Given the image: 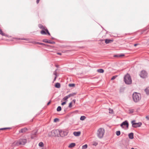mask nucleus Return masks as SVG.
Here are the masks:
<instances>
[{
	"instance_id": "nucleus-41",
	"label": "nucleus",
	"mask_w": 149,
	"mask_h": 149,
	"mask_svg": "<svg viewBox=\"0 0 149 149\" xmlns=\"http://www.w3.org/2000/svg\"><path fill=\"white\" fill-rule=\"evenodd\" d=\"M6 129H7V128H6H6H0V130H6Z\"/></svg>"
},
{
	"instance_id": "nucleus-46",
	"label": "nucleus",
	"mask_w": 149,
	"mask_h": 149,
	"mask_svg": "<svg viewBox=\"0 0 149 149\" xmlns=\"http://www.w3.org/2000/svg\"><path fill=\"white\" fill-rule=\"evenodd\" d=\"M51 101H50L47 104V105H49V104L51 103Z\"/></svg>"
},
{
	"instance_id": "nucleus-51",
	"label": "nucleus",
	"mask_w": 149,
	"mask_h": 149,
	"mask_svg": "<svg viewBox=\"0 0 149 149\" xmlns=\"http://www.w3.org/2000/svg\"><path fill=\"white\" fill-rule=\"evenodd\" d=\"M148 43L149 45V38L148 40V42H147Z\"/></svg>"
},
{
	"instance_id": "nucleus-30",
	"label": "nucleus",
	"mask_w": 149,
	"mask_h": 149,
	"mask_svg": "<svg viewBox=\"0 0 149 149\" xmlns=\"http://www.w3.org/2000/svg\"><path fill=\"white\" fill-rule=\"evenodd\" d=\"M76 93H71V94H70V97H72V96H73L74 95H75L76 94Z\"/></svg>"
},
{
	"instance_id": "nucleus-42",
	"label": "nucleus",
	"mask_w": 149,
	"mask_h": 149,
	"mask_svg": "<svg viewBox=\"0 0 149 149\" xmlns=\"http://www.w3.org/2000/svg\"><path fill=\"white\" fill-rule=\"evenodd\" d=\"M40 45H46L44 43H40Z\"/></svg>"
},
{
	"instance_id": "nucleus-48",
	"label": "nucleus",
	"mask_w": 149,
	"mask_h": 149,
	"mask_svg": "<svg viewBox=\"0 0 149 149\" xmlns=\"http://www.w3.org/2000/svg\"><path fill=\"white\" fill-rule=\"evenodd\" d=\"M57 78V77H55V78H54V81H55L56 79Z\"/></svg>"
},
{
	"instance_id": "nucleus-52",
	"label": "nucleus",
	"mask_w": 149,
	"mask_h": 149,
	"mask_svg": "<svg viewBox=\"0 0 149 149\" xmlns=\"http://www.w3.org/2000/svg\"><path fill=\"white\" fill-rule=\"evenodd\" d=\"M6 128H7V129H10V127H6Z\"/></svg>"
},
{
	"instance_id": "nucleus-36",
	"label": "nucleus",
	"mask_w": 149,
	"mask_h": 149,
	"mask_svg": "<svg viewBox=\"0 0 149 149\" xmlns=\"http://www.w3.org/2000/svg\"><path fill=\"white\" fill-rule=\"evenodd\" d=\"M33 43H35V44H39V45H40V42H35V41L33 42Z\"/></svg>"
},
{
	"instance_id": "nucleus-7",
	"label": "nucleus",
	"mask_w": 149,
	"mask_h": 149,
	"mask_svg": "<svg viewBox=\"0 0 149 149\" xmlns=\"http://www.w3.org/2000/svg\"><path fill=\"white\" fill-rule=\"evenodd\" d=\"M132 126L134 128H136L140 127L142 125V123L141 122L138 123H135V120H133L131 122Z\"/></svg>"
},
{
	"instance_id": "nucleus-45",
	"label": "nucleus",
	"mask_w": 149,
	"mask_h": 149,
	"mask_svg": "<svg viewBox=\"0 0 149 149\" xmlns=\"http://www.w3.org/2000/svg\"><path fill=\"white\" fill-rule=\"evenodd\" d=\"M19 39H20V40H27V39H24V38H21Z\"/></svg>"
},
{
	"instance_id": "nucleus-17",
	"label": "nucleus",
	"mask_w": 149,
	"mask_h": 149,
	"mask_svg": "<svg viewBox=\"0 0 149 149\" xmlns=\"http://www.w3.org/2000/svg\"><path fill=\"white\" fill-rule=\"evenodd\" d=\"M40 33L42 35H46L47 33V32L45 30L41 31H40Z\"/></svg>"
},
{
	"instance_id": "nucleus-4",
	"label": "nucleus",
	"mask_w": 149,
	"mask_h": 149,
	"mask_svg": "<svg viewBox=\"0 0 149 149\" xmlns=\"http://www.w3.org/2000/svg\"><path fill=\"white\" fill-rule=\"evenodd\" d=\"M124 81L125 83L127 84H131L132 80L131 77L128 74H127L124 77Z\"/></svg>"
},
{
	"instance_id": "nucleus-13",
	"label": "nucleus",
	"mask_w": 149,
	"mask_h": 149,
	"mask_svg": "<svg viewBox=\"0 0 149 149\" xmlns=\"http://www.w3.org/2000/svg\"><path fill=\"white\" fill-rule=\"evenodd\" d=\"M104 40L105 41V43L106 44L111 43L113 41V40H110L109 39H105Z\"/></svg>"
},
{
	"instance_id": "nucleus-39",
	"label": "nucleus",
	"mask_w": 149,
	"mask_h": 149,
	"mask_svg": "<svg viewBox=\"0 0 149 149\" xmlns=\"http://www.w3.org/2000/svg\"><path fill=\"white\" fill-rule=\"evenodd\" d=\"M66 103V102H62V103H61V105H64V104H65Z\"/></svg>"
},
{
	"instance_id": "nucleus-24",
	"label": "nucleus",
	"mask_w": 149,
	"mask_h": 149,
	"mask_svg": "<svg viewBox=\"0 0 149 149\" xmlns=\"http://www.w3.org/2000/svg\"><path fill=\"white\" fill-rule=\"evenodd\" d=\"M61 110V107L60 106H58V107L57 109V111H59Z\"/></svg>"
},
{
	"instance_id": "nucleus-54",
	"label": "nucleus",
	"mask_w": 149,
	"mask_h": 149,
	"mask_svg": "<svg viewBox=\"0 0 149 149\" xmlns=\"http://www.w3.org/2000/svg\"><path fill=\"white\" fill-rule=\"evenodd\" d=\"M131 149H134V148H132Z\"/></svg>"
},
{
	"instance_id": "nucleus-21",
	"label": "nucleus",
	"mask_w": 149,
	"mask_h": 149,
	"mask_svg": "<svg viewBox=\"0 0 149 149\" xmlns=\"http://www.w3.org/2000/svg\"><path fill=\"white\" fill-rule=\"evenodd\" d=\"M124 56V54H121L120 55H114V57H122Z\"/></svg>"
},
{
	"instance_id": "nucleus-12",
	"label": "nucleus",
	"mask_w": 149,
	"mask_h": 149,
	"mask_svg": "<svg viewBox=\"0 0 149 149\" xmlns=\"http://www.w3.org/2000/svg\"><path fill=\"white\" fill-rule=\"evenodd\" d=\"M28 129L27 128L25 127L24 128L22 129L19 131V132L20 133H24L26 132L27 131Z\"/></svg>"
},
{
	"instance_id": "nucleus-3",
	"label": "nucleus",
	"mask_w": 149,
	"mask_h": 149,
	"mask_svg": "<svg viewBox=\"0 0 149 149\" xmlns=\"http://www.w3.org/2000/svg\"><path fill=\"white\" fill-rule=\"evenodd\" d=\"M132 97L134 101L135 102H137L141 100V95L139 93H134L133 94Z\"/></svg>"
},
{
	"instance_id": "nucleus-16",
	"label": "nucleus",
	"mask_w": 149,
	"mask_h": 149,
	"mask_svg": "<svg viewBox=\"0 0 149 149\" xmlns=\"http://www.w3.org/2000/svg\"><path fill=\"white\" fill-rule=\"evenodd\" d=\"M75 146V143H72L69 145V146H68V147L69 148H72Z\"/></svg>"
},
{
	"instance_id": "nucleus-29",
	"label": "nucleus",
	"mask_w": 149,
	"mask_h": 149,
	"mask_svg": "<svg viewBox=\"0 0 149 149\" xmlns=\"http://www.w3.org/2000/svg\"><path fill=\"white\" fill-rule=\"evenodd\" d=\"M109 113H113V110L111 109L110 108L109 109Z\"/></svg>"
},
{
	"instance_id": "nucleus-5",
	"label": "nucleus",
	"mask_w": 149,
	"mask_h": 149,
	"mask_svg": "<svg viewBox=\"0 0 149 149\" xmlns=\"http://www.w3.org/2000/svg\"><path fill=\"white\" fill-rule=\"evenodd\" d=\"M104 133V129L102 128H100L97 131V136L99 138H102L103 137Z\"/></svg>"
},
{
	"instance_id": "nucleus-9",
	"label": "nucleus",
	"mask_w": 149,
	"mask_h": 149,
	"mask_svg": "<svg viewBox=\"0 0 149 149\" xmlns=\"http://www.w3.org/2000/svg\"><path fill=\"white\" fill-rule=\"evenodd\" d=\"M38 131L37 130H34L32 131L31 138V139H34L36 137V135L37 134Z\"/></svg>"
},
{
	"instance_id": "nucleus-34",
	"label": "nucleus",
	"mask_w": 149,
	"mask_h": 149,
	"mask_svg": "<svg viewBox=\"0 0 149 149\" xmlns=\"http://www.w3.org/2000/svg\"><path fill=\"white\" fill-rule=\"evenodd\" d=\"M97 144H98L95 141V142H93V145L96 146V145H97Z\"/></svg>"
},
{
	"instance_id": "nucleus-28",
	"label": "nucleus",
	"mask_w": 149,
	"mask_h": 149,
	"mask_svg": "<svg viewBox=\"0 0 149 149\" xmlns=\"http://www.w3.org/2000/svg\"><path fill=\"white\" fill-rule=\"evenodd\" d=\"M75 84H69V86L70 87H74L75 86Z\"/></svg>"
},
{
	"instance_id": "nucleus-22",
	"label": "nucleus",
	"mask_w": 149,
	"mask_h": 149,
	"mask_svg": "<svg viewBox=\"0 0 149 149\" xmlns=\"http://www.w3.org/2000/svg\"><path fill=\"white\" fill-rule=\"evenodd\" d=\"M0 34L3 36H6V34L3 33L2 30L0 29Z\"/></svg>"
},
{
	"instance_id": "nucleus-19",
	"label": "nucleus",
	"mask_w": 149,
	"mask_h": 149,
	"mask_svg": "<svg viewBox=\"0 0 149 149\" xmlns=\"http://www.w3.org/2000/svg\"><path fill=\"white\" fill-rule=\"evenodd\" d=\"M145 91L147 94H149V87H147L146 89H145Z\"/></svg>"
},
{
	"instance_id": "nucleus-8",
	"label": "nucleus",
	"mask_w": 149,
	"mask_h": 149,
	"mask_svg": "<svg viewBox=\"0 0 149 149\" xmlns=\"http://www.w3.org/2000/svg\"><path fill=\"white\" fill-rule=\"evenodd\" d=\"M38 26L40 29H42V30H45L47 33V34L49 36H50V34L49 32L48 29L45 26H43L41 24H39L38 25Z\"/></svg>"
},
{
	"instance_id": "nucleus-10",
	"label": "nucleus",
	"mask_w": 149,
	"mask_h": 149,
	"mask_svg": "<svg viewBox=\"0 0 149 149\" xmlns=\"http://www.w3.org/2000/svg\"><path fill=\"white\" fill-rule=\"evenodd\" d=\"M126 126L127 128H128L129 126V124L127 121L126 120L123 122L120 125V126L123 127V126Z\"/></svg>"
},
{
	"instance_id": "nucleus-26",
	"label": "nucleus",
	"mask_w": 149,
	"mask_h": 149,
	"mask_svg": "<svg viewBox=\"0 0 149 149\" xmlns=\"http://www.w3.org/2000/svg\"><path fill=\"white\" fill-rule=\"evenodd\" d=\"M116 133L117 136H118L120 135V131H117Z\"/></svg>"
},
{
	"instance_id": "nucleus-44",
	"label": "nucleus",
	"mask_w": 149,
	"mask_h": 149,
	"mask_svg": "<svg viewBox=\"0 0 149 149\" xmlns=\"http://www.w3.org/2000/svg\"><path fill=\"white\" fill-rule=\"evenodd\" d=\"M40 0H36V3L37 4H38Z\"/></svg>"
},
{
	"instance_id": "nucleus-37",
	"label": "nucleus",
	"mask_w": 149,
	"mask_h": 149,
	"mask_svg": "<svg viewBox=\"0 0 149 149\" xmlns=\"http://www.w3.org/2000/svg\"><path fill=\"white\" fill-rule=\"evenodd\" d=\"M68 99L67 97L66 96L63 98V100H66Z\"/></svg>"
},
{
	"instance_id": "nucleus-1",
	"label": "nucleus",
	"mask_w": 149,
	"mask_h": 149,
	"mask_svg": "<svg viewBox=\"0 0 149 149\" xmlns=\"http://www.w3.org/2000/svg\"><path fill=\"white\" fill-rule=\"evenodd\" d=\"M27 143V140L26 139H21L13 142L12 146H19L22 145H24Z\"/></svg>"
},
{
	"instance_id": "nucleus-43",
	"label": "nucleus",
	"mask_w": 149,
	"mask_h": 149,
	"mask_svg": "<svg viewBox=\"0 0 149 149\" xmlns=\"http://www.w3.org/2000/svg\"><path fill=\"white\" fill-rule=\"evenodd\" d=\"M66 96L67 97L68 99L70 97V94Z\"/></svg>"
},
{
	"instance_id": "nucleus-31",
	"label": "nucleus",
	"mask_w": 149,
	"mask_h": 149,
	"mask_svg": "<svg viewBox=\"0 0 149 149\" xmlns=\"http://www.w3.org/2000/svg\"><path fill=\"white\" fill-rule=\"evenodd\" d=\"M117 77V75H115V76H113V77H112L111 78V80H113L114 79H115Z\"/></svg>"
},
{
	"instance_id": "nucleus-49",
	"label": "nucleus",
	"mask_w": 149,
	"mask_h": 149,
	"mask_svg": "<svg viewBox=\"0 0 149 149\" xmlns=\"http://www.w3.org/2000/svg\"><path fill=\"white\" fill-rule=\"evenodd\" d=\"M138 44H135L134 45V46L135 47H136L137 45H138Z\"/></svg>"
},
{
	"instance_id": "nucleus-15",
	"label": "nucleus",
	"mask_w": 149,
	"mask_h": 149,
	"mask_svg": "<svg viewBox=\"0 0 149 149\" xmlns=\"http://www.w3.org/2000/svg\"><path fill=\"white\" fill-rule=\"evenodd\" d=\"M129 137L130 139H132L134 138V134L133 133H131L129 134Z\"/></svg>"
},
{
	"instance_id": "nucleus-6",
	"label": "nucleus",
	"mask_w": 149,
	"mask_h": 149,
	"mask_svg": "<svg viewBox=\"0 0 149 149\" xmlns=\"http://www.w3.org/2000/svg\"><path fill=\"white\" fill-rule=\"evenodd\" d=\"M139 75L141 78L145 79L147 77L148 74L146 70H143L141 72Z\"/></svg>"
},
{
	"instance_id": "nucleus-53",
	"label": "nucleus",
	"mask_w": 149,
	"mask_h": 149,
	"mask_svg": "<svg viewBox=\"0 0 149 149\" xmlns=\"http://www.w3.org/2000/svg\"><path fill=\"white\" fill-rule=\"evenodd\" d=\"M104 40H100V41H103Z\"/></svg>"
},
{
	"instance_id": "nucleus-32",
	"label": "nucleus",
	"mask_w": 149,
	"mask_h": 149,
	"mask_svg": "<svg viewBox=\"0 0 149 149\" xmlns=\"http://www.w3.org/2000/svg\"><path fill=\"white\" fill-rule=\"evenodd\" d=\"M59 119L58 118H55L54 120V122H56L57 121H59Z\"/></svg>"
},
{
	"instance_id": "nucleus-14",
	"label": "nucleus",
	"mask_w": 149,
	"mask_h": 149,
	"mask_svg": "<svg viewBox=\"0 0 149 149\" xmlns=\"http://www.w3.org/2000/svg\"><path fill=\"white\" fill-rule=\"evenodd\" d=\"M81 132L79 131L77 132H73V134L74 136H79L81 134Z\"/></svg>"
},
{
	"instance_id": "nucleus-33",
	"label": "nucleus",
	"mask_w": 149,
	"mask_h": 149,
	"mask_svg": "<svg viewBox=\"0 0 149 149\" xmlns=\"http://www.w3.org/2000/svg\"><path fill=\"white\" fill-rule=\"evenodd\" d=\"M57 70L54 72L53 74L55 75V77H57V73L56 72Z\"/></svg>"
},
{
	"instance_id": "nucleus-50",
	"label": "nucleus",
	"mask_w": 149,
	"mask_h": 149,
	"mask_svg": "<svg viewBox=\"0 0 149 149\" xmlns=\"http://www.w3.org/2000/svg\"><path fill=\"white\" fill-rule=\"evenodd\" d=\"M57 54H58V55H61V53H58V52L57 53Z\"/></svg>"
},
{
	"instance_id": "nucleus-2",
	"label": "nucleus",
	"mask_w": 149,
	"mask_h": 149,
	"mask_svg": "<svg viewBox=\"0 0 149 149\" xmlns=\"http://www.w3.org/2000/svg\"><path fill=\"white\" fill-rule=\"evenodd\" d=\"M58 132H59L60 136L61 137H64L67 135L68 133V132L67 131H63L61 130H56L52 132V133H54V134L57 133Z\"/></svg>"
},
{
	"instance_id": "nucleus-20",
	"label": "nucleus",
	"mask_w": 149,
	"mask_h": 149,
	"mask_svg": "<svg viewBox=\"0 0 149 149\" xmlns=\"http://www.w3.org/2000/svg\"><path fill=\"white\" fill-rule=\"evenodd\" d=\"M97 72L100 73H103L104 72V70L102 69H100L97 70Z\"/></svg>"
},
{
	"instance_id": "nucleus-11",
	"label": "nucleus",
	"mask_w": 149,
	"mask_h": 149,
	"mask_svg": "<svg viewBox=\"0 0 149 149\" xmlns=\"http://www.w3.org/2000/svg\"><path fill=\"white\" fill-rule=\"evenodd\" d=\"M43 41L45 43H49L51 44H54L55 43L54 42L51 41L50 40H47V39L44 40Z\"/></svg>"
},
{
	"instance_id": "nucleus-23",
	"label": "nucleus",
	"mask_w": 149,
	"mask_h": 149,
	"mask_svg": "<svg viewBox=\"0 0 149 149\" xmlns=\"http://www.w3.org/2000/svg\"><path fill=\"white\" fill-rule=\"evenodd\" d=\"M39 146L40 147H43L44 146V144L43 142H41L39 143Z\"/></svg>"
},
{
	"instance_id": "nucleus-35",
	"label": "nucleus",
	"mask_w": 149,
	"mask_h": 149,
	"mask_svg": "<svg viewBox=\"0 0 149 149\" xmlns=\"http://www.w3.org/2000/svg\"><path fill=\"white\" fill-rule=\"evenodd\" d=\"M70 108H71L72 107V102H71L69 104V105L68 106Z\"/></svg>"
},
{
	"instance_id": "nucleus-38",
	"label": "nucleus",
	"mask_w": 149,
	"mask_h": 149,
	"mask_svg": "<svg viewBox=\"0 0 149 149\" xmlns=\"http://www.w3.org/2000/svg\"><path fill=\"white\" fill-rule=\"evenodd\" d=\"M129 111H130V113H132L133 112V109L129 110Z\"/></svg>"
},
{
	"instance_id": "nucleus-27",
	"label": "nucleus",
	"mask_w": 149,
	"mask_h": 149,
	"mask_svg": "<svg viewBox=\"0 0 149 149\" xmlns=\"http://www.w3.org/2000/svg\"><path fill=\"white\" fill-rule=\"evenodd\" d=\"M86 118V117L84 116H81L80 119L81 120H84Z\"/></svg>"
},
{
	"instance_id": "nucleus-47",
	"label": "nucleus",
	"mask_w": 149,
	"mask_h": 149,
	"mask_svg": "<svg viewBox=\"0 0 149 149\" xmlns=\"http://www.w3.org/2000/svg\"><path fill=\"white\" fill-rule=\"evenodd\" d=\"M72 101L74 102V103H75L76 100H74V99L73 100H72Z\"/></svg>"
},
{
	"instance_id": "nucleus-25",
	"label": "nucleus",
	"mask_w": 149,
	"mask_h": 149,
	"mask_svg": "<svg viewBox=\"0 0 149 149\" xmlns=\"http://www.w3.org/2000/svg\"><path fill=\"white\" fill-rule=\"evenodd\" d=\"M88 147V146L87 144H85L84 145L82 146V149H85L87 148Z\"/></svg>"
},
{
	"instance_id": "nucleus-18",
	"label": "nucleus",
	"mask_w": 149,
	"mask_h": 149,
	"mask_svg": "<svg viewBox=\"0 0 149 149\" xmlns=\"http://www.w3.org/2000/svg\"><path fill=\"white\" fill-rule=\"evenodd\" d=\"M55 87L57 88H59L61 87L60 84L59 83H56L55 85Z\"/></svg>"
},
{
	"instance_id": "nucleus-40",
	"label": "nucleus",
	"mask_w": 149,
	"mask_h": 149,
	"mask_svg": "<svg viewBox=\"0 0 149 149\" xmlns=\"http://www.w3.org/2000/svg\"><path fill=\"white\" fill-rule=\"evenodd\" d=\"M146 118L147 119V120H149V115L146 116Z\"/></svg>"
}]
</instances>
